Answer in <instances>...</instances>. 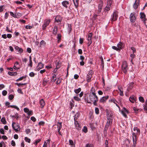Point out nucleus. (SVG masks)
Listing matches in <instances>:
<instances>
[{
	"label": "nucleus",
	"mask_w": 147,
	"mask_h": 147,
	"mask_svg": "<svg viewBox=\"0 0 147 147\" xmlns=\"http://www.w3.org/2000/svg\"><path fill=\"white\" fill-rule=\"evenodd\" d=\"M84 99L88 103H90L91 102H93L94 105H97V102L98 100V98L96 94H89L88 97L86 98L85 96Z\"/></svg>",
	"instance_id": "f257e3e1"
},
{
	"label": "nucleus",
	"mask_w": 147,
	"mask_h": 147,
	"mask_svg": "<svg viewBox=\"0 0 147 147\" xmlns=\"http://www.w3.org/2000/svg\"><path fill=\"white\" fill-rule=\"evenodd\" d=\"M128 65L127 62L124 61L123 62L122 65V71L125 74H126L128 69Z\"/></svg>",
	"instance_id": "f03ea898"
},
{
	"label": "nucleus",
	"mask_w": 147,
	"mask_h": 147,
	"mask_svg": "<svg viewBox=\"0 0 147 147\" xmlns=\"http://www.w3.org/2000/svg\"><path fill=\"white\" fill-rule=\"evenodd\" d=\"M12 125L13 129L16 132L20 131V126L17 123H16L15 122H13L12 124Z\"/></svg>",
	"instance_id": "7ed1b4c3"
},
{
	"label": "nucleus",
	"mask_w": 147,
	"mask_h": 147,
	"mask_svg": "<svg viewBox=\"0 0 147 147\" xmlns=\"http://www.w3.org/2000/svg\"><path fill=\"white\" fill-rule=\"evenodd\" d=\"M92 33H90L88 35L87 40L88 41V42L87 43L88 46V47H89L92 43Z\"/></svg>",
	"instance_id": "20e7f679"
},
{
	"label": "nucleus",
	"mask_w": 147,
	"mask_h": 147,
	"mask_svg": "<svg viewBox=\"0 0 147 147\" xmlns=\"http://www.w3.org/2000/svg\"><path fill=\"white\" fill-rule=\"evenodd\" d=\"M51 20L50 19H46L44 22V23L42 25V29L45 30L46 29L47 27L48 26Z\"/></svg>",
	"instance_id": "39448f33"
},
{
	"label": "nucleus",
	"mask_w": 147,
	"mask_h": 147,
	"mask_svg": "<svg viewBox=\"0 0 147 147\" xmlns=\"http://www.w3.org/2000/svg\"><path fill=\"white\" fill-rule=\"evenodd\" d=\"M129 19L131 23H134L136 20V17L134 14L133 13H131L129 16Z\"/></svg>",
	"instance_id": "423d86ee"
},
{
	"label": "nucleus",
	"mask_w": 147,
	"mask_h": 147,
	"mask_svg": "<svg viewBox=\"0 0 147 147\" xmlns=\"http://www.w3.org/2000/svg\"><path fill=\"white\" fill-rule=\"evenodd\" d=\"M134 130L135 131L132 133V136H134L135 137L137 136V135H139L140 134V130L137 127H135L134 128Z\"/></svg>",
	"instance_id": "0eeeda50"
},
{
	"label": "nucleus",
	"mask_w": 147,
	"mask_h": 147,
	"mask_svg": "<svg viewBox=\"0 0 147 147\" xmlns=\"http://www.w3.org/2000/svg\"><path fill=\"white\" fill-rule=\"evenodd\" d=\"M118 16L117 13L116 11H114L113 12V15L111 16V21L113 22L117 20V19Z\"/></svg>",
	"instance_id": "6e6552de"
},
{
	"label": "nucleus",
	"mask_w": 147,
	"mask_h": 147,
	"mask_svg": "<svg viewBox=\"0 0 147 147\" xmlns=\"http://www.w3.org/2000/svg\"><path fill=\"white\" fill-rule=\"evenodd\" d=\"M109 98V96L108 95L102 97L99 100V102L100 103L105 102Z\"/></svg>",
	"instance_id": "1a4fd4ad"
},
{
	"label": "nucleus",
	"mask_w": 147,
	"mask_h": 147,
	"mask_svg": "<svg viewBox=\"0 0 147 147\" xmlns=\"http://www.w3.org/2000/svg\"><path fill=\"white\" fill-rule=\"evenodd\" d=\"M99 3H100L98 5V9L97 10L98 13H99L101 11L103 5V2L102 1H100Z\"/></svg>",
	"instance_id": "9d476101"
},
{
	"label": "nucleus",
	"mask_w": 147,
	"mask_h": 147,
	"mask_svg": "<svg viewBox=\"0 0 147 147\" xmlns=\"http://www.w3.org/2000/svg\"><path fill=\"white\" fill-rule=\"evenodd\" d=\"M140 0H136L135 3L133 5L134 8L135 9H136L140 5Z\"/></svg>",
	"instance_id": "9b49d317"
},
{
	"label": "nucleus",
	"mask_w": 147,
	"mask_h": 147,
	"mask_svg": "<svg viewBox=\"0 0 147 147\" xmlns=\"http://www.w3.org/2000/svg\"><path fill=\"white\" fill-rule=\"evenodd\" d=\"M121 113L123 116L125 117H127L126 114L128 113L127 110L125 107H123Z\"/></svg>",
	"instance_id": "f8f14e48"
},
{
	"label": "nucleus",
	"mask_w": 147,
	"mask_h": 147,
	"mask_svg": "<svg viewBox=\"0 0 147 147\" xmlns=\"http://www.w3.org/2000/svg\"><path fill=\"white\" fill-rule=\"evenodd\" d=\"M57 131L58 134L60 135L61 136H62V134H61L60 131L62 127L61 123H58L57 124Z\"/></svg>",
	"instance_id": "ddd939ff"
},
{
	"label": "nucleus",
	"mask_w": 147,
	"mask_h": 147,
	"mask_svg": "<svg viewBox=\"0 0 147 147\" xmlns=\"http://www.w3.org/2000/svg\"><path fill=\"white\" fill-rule=\"evenodd\" d=\"M140 18L142 19V20L144 22L146 20V15L144 12H141L140 13Z\"/></svg>",
	"instance_id": "4468645a"
},
{
	"label": "nucleus",
	"mask_w": 147,
	"mask_h": 147,
	"mask_svg": "<svg viewBox=\"0 0 147 147\" xmlns=\"http://www.w3.org/2000/svg\"><path fill=\"white\" fill-rule=\"evenodd\" d=\"M109 101L110 102H113V103H114L116 105V106L118 107L119 109H120V107L117 104V102L114 98H113L109 99Z\"/></svg>",
	"instance_id": "2eb2a0df"
},
{
	"label": "nucleus",
	"mask_w": 147,
	"mask_h": 147,
	"mask_svg": "<svg viewBox=\"0 0 147 147\" xmlns=\"http://www.w3.org/2000/svg\"><path fill=\"white\" fill-rule=\"evenodd\" d=\"M74 124L76 128L78 130H80L81 129V126L80 125L79 123L77 121H74Z\"/></svg>",
	"instance_id": "dca6fc26"
},
{
	"label": "nucleus",
	"mask_w": 147,
	"mask_h": 147,
	"mask_svg": "<svg viewBox=\"0 0 147 147\" xmlns=\"http://www.w3.org/2000/svg\"><path fill=\"white\" fill-rule=\"evenodd\" d=\"M44 65L42 63L40 62L38 64V65L36 67V69L39 71L40 69L44 67Z\"/></svg>",
	"instance_id": "f3484780"
},
{
	"label": "nucleus",
	"mask_w": 147,
	"mask_h": 147,
	"mask_svg": "<svg viewBox=\"0 0 147 147\" xmlns=\"http://www.w3.org/2000/svg\"><path fill=\"white\" fill-rule=\"evenodd\" d=\"M136 97L134 95L131 96L129 98V100L132 103H134L136 101Z\"/></svg>",
	"instance_id": "a211bd4d"
},
{
	"label": "nucleus",
	"mask_w": 147,
	"mask_h": 147,
	"mask_svg": "<svg viewBox=\"0 0 147 147\" xmlns=\"http://www.w3.org/2000/svg\"><path fill=\"white\" fill-rule=\"evenodd\" d=\"M132 140L133 142V146L135 147L136 144V141H137V136H132Z\"/></svg>",
	"instance_id": "6ab92c4d"
},
{
	"label": "nucleus",
	"mask_w": 147,
	"mask_h": 147,
	"mask_svg": "<svg viewBox=\"0 0 147 147\" xmlns=\"http://www.w3.org/2000/svg\"><path fill=\"white\" fill-rule=\"evenodd\" d=\"M134 86V83L132 82L131 83H130L128 85V87L127 88V90L128 91H130L133 88Z\"/></svg>",
	"instance_id": "aec40b11"
},
{
	"label": "nucleus",
	"mask_w": 147,
	"mask_h": 147,
	"mask_svg": "<svg viewBox=\"0 0 147 147\" xmlns=\"http://www.w3.org/2000/svg\"><path fill=\"white\" fill-rule=\"evenodd\" d=\"M69 2L66 1H63L62 2V5L66 8H67L68 7L67 5H69Z\"/></svg>",
	"instance_id": "412c9836"
},
{
	"label": "nucleus",
	"mask_w": 147,
	"mask_h": 147,
	"mask_svg": "<svg viewBox=\"0 0 147 147\" xmlns=\"http://www.w3.org/2000/svg\"><path fill=\"white\" fill-rule=\"evenodd\" d=\"M118 88L120 92V93L119 94L121 96H123L124 94L123 92V88L121 86H118Z\"/></svg>",
	"instance_id": "4be33fe9"
},
{
	"label": "nucleus",
	"mask_w": 147,
	"mask_h": 147,
	"mask_svg": "<svg viewBox=\"0 0 147 147\" xmlns=\"http://www.w3.org/2000/svg\"><path fill=\"white\" fill-rule=\"evenodd\" d=\"M39 103L40 105V107L42 108H43L45 105V102L44 100L43 99H41Z\"/></svg>",
	"instance_id": "5701e85b"
},
{
	"label": "nucleus",
	"mask_w": 147,
	"mask_h": 147,
	"mask_svg": "<svg viewBox=\"0 0 147 147\" xmlns=\"http://www.w3.org/2000/svg\"><path fill=\"white\" fill-rule=\"evenodd\" d=\"M123 44L121 42H119L117 45V47L118 48H119V50L120 51L121 49L123 48Z\"/></svg>",
	"instance_id": "b1692460"
},
{
	"label": "nucleus",
	"mask_w": 147,
	"mask_h": 147,
	"mask_svg": "<svg viewBox=\"0 0 147 147\" xmlns=\"http://www.w3.org/2000/svg\"><path fill=\"white\" fill-rule=\"evenodd\" d=\"M57 28L58 27L57 26H54L53 30V34L55 35L57 34Z\"/></svg>",
	"instance_id": "393cba45"
},
{
	"label": "nucleus",
	"mask_w": 147,
	"mask_h": 147,
	"mask_svg": "<svg viewBox=\"0 0 147 147\" xmlns=\"http://www.w3.org/2000/svg\"><path fill=\"white\" fill-rule=\"evenodd\" d=\"M8 74L11 76H15L17 75L18 73L16 72H12L10 71H8Z\"/></svg>",
	"instance_id": "a878e982"
},
{
	"label": "nucleus",
	"mask_w": 147,
	"mask_h": 147,
	"mask_svg": "<svg viewBox=\"0 0 147 147\" xmlns=\"http://www.w3.org/2000/svg\"><path fill=\"white\" fill-rule=\"evenodd\" d=\"M50 140L48 139L47 140V141H45L43 146V147H47V146L48 144H49L50 143Z\"/></svg>",
	"instance_id": "bb28decb"
},
{
	"label": "nucleus",
	"mask_w": 147,
	"mask_h": 147,
	"mask_svg": "<svg viewBox=\"0 0 147 147\" xmlns=\"http://www.w3.org/2000/svg\"><path fill=\"white\" fill-rule=\"evenodd\" d=\"M74 5L76 8H77L79 5V0H73Z\"/></svg>",
	"instance_id": "cd10ccee"
},
{
	"label": "nucleus",
	"mask_w": 147,
	"mask_h": 147,
	"mask_svg": "<svg viewBox=\"0 0 147 147\" xmlns=\"http://www.w3.org/2000/svg\"><path fill=\"white\" fill-rule=\"evenodd\" d=\"M67 30L68 33L69 34L72 30L71 26V24H68Z\"/></svg>",
	"instance_id": "c85d7f7f"
},
{
	"label": "nucleus",
	"mask_w": 147,
	"mask_h": 147,
	"mask_svg": "<svg viewBox=\"0 0 147 147\" xmlns=\"http://www.w3.org/2000/svg\"><path fill=\"white\" fill-rule=\"evenodd\" d=\"M80 114L78 112L76 113L75 115L74 116V121H76L77 119H78L79 116L80 115Z\"/></svg>",
	"instance_id": "c756f323"
},
{
	"label": "nucleus",
	"mask_w": 147,
	"mask_h": 147,
	"mask_svg": "<svg viewBox=\"0 0 147 147\" xmlns=\"http://www.w3.org/2000/svg\"><path fill=\"white\" fill-rule=\"evenodd\" d=\"M107 123H109L111 124H112L113 119L111 118H110L109 117H107Z\"/></svg>",
	"instance_id": "7c9ffc66"
},
{
	"label": "nucleus",
	"mask_w": 147,
	"mask_h": 147,
	"mask_svg": "<svg viewBox=\"0 0 147 147\" xmlns=\"http://www.w3.org/2000/svg\"><path fill=\"white\" fill-rule=\"evenodd\" d=\"M41 141V139H37L33 143V144H35L36 147H37V145L38 143Z\"/></svg>",
	"instance_id": "2f4dec72"
},
{
	"label": "nucleus",
	"mask_w": 147,
	"mask_h": 147,
	"mask_svg": "<svg viewBox=\"0 0 147 147\" xmlns=\"http://www.w3.org/2000/svg\"><path fill=\"white\" fill-rule=\"evenodd\" d=\"M92 77V76L87 75L86 77V80L88 82H90L91 80V79Z\"/></svg>",
	"instance_id": "473e14b6"
},
{
	"label": "nucleus",
	"mask_w": 147,
	"mask_h": 147,
	"mask_svg": "<svg viewBox=\"0 0 147 147\" xmlns=\"http://www.w3.org/2000/svg\"><path fill=\"white\" fill-rule=\"evenodd\" d=\"M29 57L30 63L29 64H28V65L30 66L31 67H32V57L31 56H30Z\"/></svg>",
	"instance_id": "72a5a7b5"
},
{
	"label": "nucleus",
	"mask_w": 147,
	"mask_h": 147,
	"mask_svg": "<svg viewBox=\"0 0 147 147\" xmlns=\"http://www.w3.org/2000/svg\"><path fill=\"white\" fill-rule=\"evenodd\" d=\"M95 88L94 87H92L91 88V89L90 90V92L89 93V94H96L95 93Z\"/></svg>",
	"instance_id": "f704fd0d"
},
{
	"label": "nucleus",
	"mask_w": 147,
	"mask_h": 147,
	"mask_svg": "<svg viewBox=\"0 0 147 147\" xmlns=\"http://www.w3.org/2000/svg\"><path fill=\"white\" fill-rule=\"evenodd\" d=\"M110 7H111L110 6L107 5L104 9V11L105 12L109 11L110 9Z\"/></svg>",
	"instance_id": "c9c22d12"
},
{
	"label": "nucleus",
	"mask_w": 147,
	"mask_h": 147,
	"mask_svg": "<svg viewBox=\"0 0 147 147\" xmlns=\"http://www.w3.org/2000/svg\"><path fill=\"white\" fill-rule=\"evenodd\" d=\"M57 38L58 39L57 42L58 43H59L61 40V35L60 34H57Z\"/></svg>",
	"instance_id": "e433bc0d"
},
{
	"label": "nucleus",
	"mask_w": 147,
	"mask_h": 147,
	"mask_svg": "<svg viewBox=\"0 0 147 147\" xmlns=\"http://www.w3.org/2000/svg\"><path fill=\"white\" fill-rule=\"evenodd\" d=\"M56 75L55 74H53L52 78V80H53V82H55L56 80Z\"/></svg>",
	"instance_id": "4c0bfd02"
},
{
	"label": "nucleus",
	"mask_w": 147,
	"mask_h": 147,
	"mask_svg": "<svg viewBox=\"0 0 147 147\" xmlns=\"http://www.w3.org/2000/svg\"><path fill=\"white\" fill-rule=\"evenodd\" d=\"M94 123H90V127L92 130H94L95 128V127L94 126Z\"/></svg>",
	"instance_id": "58836bf2"
},
{
	"label": "nucleus",
	"mask_w": 147,
	"mask_h": 147,
	"mask_svg": "<svg viewBox=\"0 0 147 147\" xmlns=\"http://www.w3.org/2000/svg\"><path fill=\"white\" fill-rule=\"evenodd\" d=\"M81 88H80L78 89H75L74 91L77 94L79 93L81 91Z\"/></svg>",
	"instance_id": "ea45409f"
},
{
	"label": "nucleus",
	"mask_w": 147,
	"mask_h": 147,
	"mask_svg": "<svg viewBox=\"0 0 147 147\" xmlns=\"http://www.w3.org/2000/svg\"><path fill=\"white\" fill-rule=\"evenodd\" d=\"M1 121L2 122L3 124H5L6 123V121L5 120V118L4 117H3L2 118Z\"/></svg>",
	"instance_id": "a19ab883"
},
{
	"label": "nucleus",
	"mask_w": 147,
	"mask_h": 147,
	"mask_svg": "<svg viewBox=\"0 0 147 147\" xmlns=\"http://www.w3.org/2000/svg\"><path fill=\"white\" fill-rule=\"evenodd\" d=\"M11 116L17 119H18L19 117L18 114L17 113L15 114L14 115H11Z\"/></svg>",
	"instance_id": "79ce46f5"
},
{
	"label": "nucleus",
	"mask_w": 147,
	"mask_h": 147,
	"mask_svg": "<svg viewBox=\"0 0 147 147\" xmlns=\"http://www.w3.org/2000/svg\"><path fill=\"white\" fill-rule=\"evenodd\" d=\"M74 98L76 101H80L81 99L77 96H74Z\"/></svg>",
	"instance_id": "37998d69"
},
{
	"label": "nucleus",
	"mask_w": 147,
	"mask_h": 147,
	"mask_svg": "<svg viewBox=\"0 0 147 147\" xmlns=\"http://www.w3.org/2000/svg\"><path fill=\"white\" fill-rule=\"evenodd\" d=\"M135 55L134 53H133L132 54H131L130 55V57L131 58V62H132L133 61V59L135 57Z\"/></svg>",
	"instance_id": "c03bdc74"
},
{
	"label": "nucleus",
	"mask_w": 147,
	"mask_h": 147,
	"mask_svg": "<svg viewBox=\"0 0 147 147\" xmlns=\"http://www.w3.org/2000/svg\"><path fill=\"white\" fill-rule=\"evenodd\" d=\"M139 99L140 102L142 103L144 102V101L143 97L142 96H140L139 98Z\"/></svg>",
	"instance_id": "a18cd8bd"
},
{
	"label": "nucleus",
	"mask_w": 147,
	"mask_h": 147,
	"mask_svg": "<svg viewBox=\"0 0 147 147\" xmlns=\"http://www.w3.org/2000/svg\"><path fill=\"white\" fill-rule=\"evenodd\" d=\"M82 131L86 133L88 131L87 128L86 126H84L82 129Z\"/></svg>",
	"instance_id": "49530a36"
},
{
	"label": "nucleus",
	"mask_w": 147,
	"mask_h": 147,
	"mask_svg": "<svg viewBox=\"0 0 147 147\" xmlns=\"http://www.w3.org/2000/svg\"><path fill=\"white\" fill-rule=\"evenodd\" d=\"M69 144L70 145L74 146L75 144H74L73 141L71 140H69Z\"/></svg>",
	"instance_id": "de8ad7c7"
},
{
	"label": "nucleus",
	"mask_w": 147,
	"mask_h": 147,
	"mask_svg": "<svg viewBox=\"0 0 147 147\" xmlns=\"http://www.w3.org/2000/svg\"><path fill=\"white\" fill-rule=\"evenodd\" d=\"M15 84L17 85L18 86H21L22 85H25L26 83H15Z\"/></svg>",
	"instance_id": "09e8293b"
},
{
	"label": "nucleus",
	"mask_w": 147,
	"mask_h": 147,
	"mask_svg": "<svg viewBox=\"0 0 147 147\" xmlns=\"http://www.w3.org/2000/svg\"><path fill=\"white\" fill-rule=\"evenodd\" d=\"M25 132L27 134H29L30 132V130L29 129H25Z\"/></svg>",
	"instance_id": "8fccbe9b"
},
{
	"label": "nucleus",
	"mask_w": 147,
	"mask_h": 147,
	"mask_svg": "<svg viewBox=\"0 0 147 147\" xmlns=\"http://www.w3.org/2000/svg\"><path fill=\"white\" fill-rule=\"evenodd\" d=\"M33 27V26H28L27 25L25 27V28L27 29H30L32 28Z\"/></svg>",
	"instance_id": "3c124183"
},
{
	"label": "nucleus",
	"mask_w": 147,
	"mask_h": 147,
	"mask_svg": "<svg viewBox=\"0 0 147 147\" xmlns=\"http://www.w3.org/2000/svg\"><path fill=\"white\" fill-rule=\"evenodd\" d=\"M24 139L26 142H28L29 143H30V139L27 137H25Z\"/></svg>",
	"instance_id": "603ef678"
},
{
	"label": "nucleus",
	"mask_w": 147,
	"mask_h": 147,
	"mask_svg": "<svg viewBox=\"0 0 147 147\" xmlns=\"http://www.w3.org/2000/svg\"><path fill=\"white\" fill-rule=\"evenodd\" d=\"M26 78V76H22V77H21L20 78H19V79H17L16 80V81L17 82H18L19 81L22 80L24 78Z\"/></svg>",
	"instance_id": "864d4df0"
},
{
	"label": "nucleus",
	"mask_w": 147,
	"mask_h": 147,
	"mask_svg": "<svg viewBox=\"0 0 147 147\" xmlns=\"http://www.w3.org/2000/svg\"><path fill=\"white\" fill-rule=\"evenodd\" d=\"M93 73V71L92 70H91L87 74L92 76Z\"/></svg>",
	"instance_id": "5fc2aeb1"
},
{
	"label": "nucleus",
	"mask_w": 147,
	"mask_h": 147,
	"mask_svg": "<svg viewBox=\"0 0 147 147\" xmlns=\"http://www.w3.org/2000/svg\"><path fill=\"white\" fill-rule=\"evenodd\" d=\"M21 14L20 13H15V15H16V17H15V18H19L21 16Z\"/></svg>",
	"instance_id": "6e6d98bb"
},
{
	"label": "nucleus",
	"mask_w": 147,
	"mask_h": 147,
	"mask_svg": "<svg viewBox=\"0 0 147 147\" xmlns=\"http://www.w3.org/2000/svg\"><path fill=\"white\" fill-rule=\"evenodd\" d=\"M55 21L57 22H60L61 19H59V17L58 16H57L56 17L55 19Z\"/></svg>",
	"instance_id": "4d7b16f0"
},
{
	"label": "nucleus",
	"mask_w": 147,
	"mask_h": 147,
	"mask_svg": "<svg viewBox=\"0 0 147 147\" xmlns=\"http://www.w3.org/2000/svg\"><path fill=\"white\" fill-rule=\"evenodd\" d=\"M35 75V74L33 72H30L29 74V76L31 77H34Z\"/></svg>",
	"instance_id": "13d9d810"
},
{
	"label": "nucleus",
	"mask_w": 147,
	"mask_h": 147,
	"mask_svg": "<svg viewBox=\"0 0 147 147\" xmlns=\"http://www.w3.org/2000/svg\"><path fill=\"white\" fill-rule=\"evenodd\" d=\"M93 144H87L85 147H93Z\"/></svg>",
	"instance_id": "bf43d9fd"
},
{
	"label": "nucleus",
	"mask_w": 147,
	"mask_h": 147,
	"mask_svg": "<svg viewBox=\"0 0 147 147\" xmlns=\"http://www.w3.org/2000/svg\"><path fill=\"white\" fill-rule=\"evenodd\" d=\"M7 94V92L6 90H3L2 92V95L4 96H5L6 95V94Z\"/></svg>",
	"instance_id": "052dcab7"
},
{
	"label": "nucleus",
	"mask_w": 147,
	"mask_h": 147,
	"mask_svg": "<svg viewBox=\"0 0 147 147\" xmlns=\"http://www.w3.org/2000/svg\"><path fill=\"white\" fill-rule=\"evenodd\" d=\"M95 110L96 114H98L99 113V110L98 108L97 107L96 108Z\"/></svg>",
	"instance_id": "680f3d73"
},
{
	"label": "nucleus",
	"mask_w": 147,
	"mask_h": 147,
	"mask_svg": "<svg viewBox=\"0 0 147 147\" xmlns=\"http://www.w3.org/2000/svg\"><path fill=\"white\" fill-rule=\"evenodd\" d=\"M29 109L27 108H25L24 109V112L27 113L28 112V111H29Z\"/></svg>",
	"instance_id": "e2e57ef3"
},
{
	"label": "nucleus",
	"mask_w": 147,
	"mask_h": 147,
	"mask_svg": "<svg viewBox=\"0 0 147 147\" xmlns=\"http://www.w3.org/2000/svg\"><path fill=\"white\" fill-rule=\"evenodd\" d=\"M112 48L113 49L116 50L117 51H119V48H118V47L117 48L115 46H113L112 47Z\"/></svg>",
	"instance_id": "0e129e2a"
},
{
	"label": "nucleus",
	"mask_w": 147,
	"mask_h": 147,
	"mask_svg": "<svg viewBox=\"0 0 147 147\" xmlns=\"http://www.w3.org/2000/svg\"><path fill=\"white\" fill-rule=\"evenodd\" d=\"M14 98V96L13 95L11 94L9 96V98L10 100H12Z\"/></svg>",
	"instance_id": "69168bd1"
},
{
	"label": "nucleus",
	"mask_w": 147,
	"mask_h": 147,
	"mask_svg": "<svg viewBox=\"0 0 147 147\" xmlns=\"http://www.w3.org/2000/svg\"><path fill=\"white\" fill-rule=\"evenodd\" d=\"M45 124V122L43 121H40L39 122L38 124L39 125H41L43 126Z\"/></svg>",
	"instance_id": "338daca9"
},
{
	"label": "nucleus",
	"mask_w": 147,
	"mask_h": 147,
	"mask_svg": "<svg viewBox=\"0 0 147 147\" xmlns=\"http://www.w3.org/2000/svg\"><path fill=\"white\" fill-rule=\"evenodd\" d=\"M33 112L32 110H29L28 112L27 113V114L28 115H32Z\"/></svg>",
	"instance_id": "774afa93"
}]
</instances>
